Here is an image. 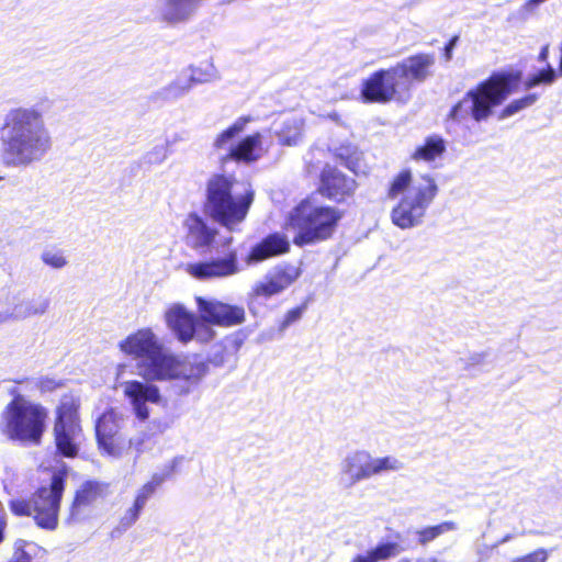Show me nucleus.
Wrapping results in <instances>:
<instances>
[{"label": "nucleus", "instance_id": "412c9836", "mask_svg": "<svg viewBox=\"0 0 562 562\" xmlns=\"http://www.w3.org/2000/svg\"><path fill=\"white\" fill-rule=\"evenodd\" d=\"M210 80V75L201 74L198 69L189 67L183 69L169 85L158 90L156 95L164 101H175L184 97L194 85Z\"/></svg>", "mask_w": 562, "mask_h": 562}, {"label": "nucleus", "instance_id": "f257e3e1", "mask_svg": "<svg viewBox=\"0 0 562 562\" xmlns=\"http://www.w3.org/2000/svg\"><path fill=\"white\" fill-rule=\"evenodd\" d=\"M0 145L7 168L22 169L42 161L53 146L42 112L22 106L10 110L0 127Z\"/></svg>", "mask_w": 562, "mask_h": 562}, {"label": "nucleus", "instance_id": "aec40b11", "mask_svg": "<svg viewBox=\"0 0 562 562\" xmlns=\"http://www.w3.org/2000/svg\"><path fill=\"white\" fill-rule=\"evenodd\" d=\"M108 495V485L97 481H87L77 490L69 514V520H80L89 508Z\"/></svg>", "mask_w": 562, "mask_h": 562}, {"label": "nucleus", "instance_id": "a19ab883", "mask_svg": "<svg viewBox=\"0 0 562 562\" xmlns=\"http://www.w3.org/2000/svg\"><path fill=\"white\" fill-rule=\"evenodd\" d=\"M303 312H304V306H299V307L290 310L285 314L284 319H283V322L280 325V330H284L291 324L297 322L302 317Z\"/></svg>", "mask_w": 562, "mask_h": 562}, {"label": "nucleus", "instance_id": "c03bdc74", "mask_svg": "<svg viewBox=\"0 0 562 562\" xmlns=\"http://www.w3.org/2000/svg\"><path fill=\"white\" fill-rule=\"evenodd\" d=\"M37 386L42 392H50L58 386V383L54 379L43 378L38 380Z\"/></svg>", "mask_w": 562, "mask_h": 562}, {"label": "nucleus", "instance_id": "8fccbe9b", "mask_svg": "<svg viewBox=\"0 0 562 562\" xmlns=\"http://www.w3.org/2000/svg\"><path fill=\"white\" fill-rule=\"evenodd\" d=\"M513 538H514V535L507 533L496 543V546L504 544V543L510 541Z\"/></svg>", "mask_w": 562, "mask_h": 562}, {"label": "nucleus", "instance_id": "cd10ccee", "mask_svg": "<svg viewBox=\"0 0 562 562\" xmlns=\"http://www.w3.org/2000/svg\"><path fill=\"white\" fill-rule=\"evenodd\" d=\"M446 150V144L442 137L431 135L426 138L424 145L416 148L413 154V159L424 160L427 162L434 161L437 157L441 156Z\"/></svg>", "mask_w": 562, "mask_h": 562}, {"label": "nucleus", "instance_id": "58836bf2", "mask_svg": "<svg viewBox=\"0 0 562 562\" xmlns=\"http://www.w3.org/2000/svg\"><path fill=\"white\" fill-rule=\"evenodd\" d=\"M548 557V551L541 548L526 555L516 558L512 562H547Z\"/></svg>", "mask_w": 562, "mask_h": 562}, {"label": "nucleus", "instance_id": "b1692460", "mask_svg": "<svg viewBox=\"0 0 562 562\" xmlns=\"http://www.w3.org/2000/svg\"><path fill=\"white\" fill-rule=\"evenodd\" d=\"M289 249L290 243L284 235L280 233L270 234L251 248L246 262L248 265L258 263L268 258L285 254Z\"/></svg>", "mask_w": 562, "mask_h": 562}, {"label": "nucleus", "instance_id": "2f4dec72", "mask_svg": "<svg viewBox=\"0 0 562 562\" xmlns=\"http://www.w3.org/2000/svg\"><path fill=\"white\" fill-rule=\"evenodd\" d=\"M401 552V548L395 542H385L378 544L374 549L370 550L366 558L369 561L378 562L394 557Z\"/></svg>", "mask_w": 562, "mask_h": 562}, {"label": "nucleus", "instance_id": "c756f323", "mask_svg": "<svg viewBox=\"0 0 562 562\" xmlns=\"http://www.w3.org/2000/svg\"><path fill=\"white\" fill-rule=\"evenodd\" d=\"M458 529V525L453 521H443L437 526L426 527L417 532L420 544H427L437 537Z\"/></svg>", "mask_w": 562, "mask_h": 562}, {"label": "nucleus", "instance_id": "1a4fd4ad", "mask_svg": "<svg viewBox=\"0 0 562 562\" xmlns=\"http://www.w3.org/2000/svg\"><path fill=\"white\" fill-rule=\"evenodd\" d=\"M121 350L138 359V369L146 380H153L159 368L170 360L157 335L150 328H142L120 342Z\"/></svg>", "mask_w": 562, "mask_h": 562}, {"label": "nucleus", "instance_id": "6e6552de", "mask_svg": "<svg viewBox=\"0 0 562 562\" xmlns=\"http://www.w3.org/2000/svg\"><path fill=\"white\" fill-rule=\"evenodd\" d=\"M79 406L78 397L65 394L56 407L53 437L57 456L75 458L79 453L83 438Z\"/></svg>", "mask_w": 562, "mask_h": 562}, {"label": "nucleus", "instance_id": "bb28decb", "mask_svg": "<svg viewBox=\"0 0 562 562\" xmlns=\"http://www.w3.org/2000/svg\"><path fill=\"white\" fill-rule=\"evenodd\" d=\"M50 300L47 296L37 295L22 299L14 304L12 314L16 318H29L45 314L49 307Z\"/></svg>", "mask_w": 562, "mask_h": 562}, {"label": "nucleus", "instance_id": "9b49d317", "mask_svg": "<svg viewBox=\"0 0 562 562\" xmlns=\"http://www.w3.org/2000/svg\"><path fill=\"white\" fill-rule=\"evenodd\" d=\"M65 490L61 474H54L48 486H42L33 496L36 524L45 529H55L58 522L60 499Z\"/></svg>", "mask_w": 562, "mask_h": 562}, {"label": "nucleus", "instance_id": "a18cd8bd", "mask_svg": "<svg viewBox=\"0 0 562 562\" xmlns=\"http://www.w3.org/2000/svg\"><path fill=\"white\" fill-rule=\"evenodd\" d=\"M459 41V37L458 36H453L449 42L448 44L446 45L445 47V57H446V60H450L452 58V52L454 49V47L457 46V43Z\"/></svg>", "mask_w": 562, "mask_h": 562}, {"label": "nucleus", "instance_id": "dca6fc26", "mask_svg": "<svg viewBox=\"0 0 562 562\" xmlns=\"http://www.w3.org/2000/svg\"><path fill=\"white\" fill-rule=\"evenodd\" d=\"M124 424V414L116 408L106 409L95 423V436L99 447L109 456L119 457L121 446L119 432Z\"/></svg>", "mask_w": 562, "mask_h": 562}, {"label": "nucleus", "instance_id": "a211bd4d", "mask_svg": "<svg viewBox=\"0 0 562 562\" xmlns=\"http://www.w3.org/2000/svg\"><path fill=\"white\" fill-rule=\"evenodd\" d=\"M196 316L182 304L173 303L165 312V322L173 336L182 344L194 340Z\"/></svg>", "mask_w": 562, "mask_h": 562}, {"label": "nucleus", "instance_id": "f3484780", "mask_svg": "<svg viewBox=\"0 0 562 562\" xmlns=\"http://www.w3.org/2000/svg\"><path fill=\"white\" fill-rule=\"evenodd\" d=\"M187 271L199 280L214 278H227L240 271L235 250L229 251L224 258L188 265Z\"/></svg>", "mask_w": 562, "mask_h": 562}, {"label": "nucleus", "instance_id": "f03ea898", "mask_svg": "<svg viewBox=\"0 0 562 562\" xmlns=\"http://www.w3.org/2000/svg\"><path fill=\"white\" fill-rule=\"evenodd\" d=\"M438 193V186L428 175L413 177L409 170L400 172L391 182L387 198L400 201L391 211L392 223L401 229L418 227Z\"/></svg>", "mask_w": 562, "mask_h": 562}, {"label": "nucleus", "instance_id": "7c9ffc66", "mask_svg": "<svg viewBox=\"0 0 562 562\" xmlns=\"http://www.w3.org/2000/svg\"><path fill=\"white\" fill-rule=\"evenodd\" d=\"M164 474H154L151 480L144 484L137 492L134 504L138 508H144L147 501L155 494L156 490L165 482Z\"/></svg>", "mask_w": 562, "mask_h": 562}, {"label": "nucleus", "instance_id": "4be33fe9", "mask_svg": "<svg viewBox=\"0 0 562 562\" xmlns=\"http://www.w3.org/2000/svg\"><path fill=\"white\" fill-rule=\"evenodd\" d=\"M321 190L323 195L340 202L355 192L356 181L338 169L327 166L322 172Z\"/></svg>", "mask_w": 562, "mask_h": 562}, {"label": "nucleus", "instance_id": "393cba45", "mask_svg": "<svg viewBox=\"0 0 562 562\" xmlns=\"http://www.w3.org/2000/svg\"><path fill=\"white\" fill-rule=\"evenodd\" d=\"M263 155L262 135L255 133L248 135L231 146L224 159H231L237 162L252 164L258 161Z\"/></svg>", "mask_w": 562, "mask_h": 562}, {"label": "nucleus", "instance_id": "f8f14e48", "mask_svg": "<svg viewBox=\"0 0 562 562\" xmlns=\"http://www.w3.org/2000/svg\"><path fill=\"white\" fill-rule=\"evenodd\" d=\"M406 92L394 67L373 72L363 80L361 88V97L369 103H386L402 98Z\"/></svg>", "mask_w": 562, "mask_h": 562}, {"label": "nucleus", "instance_id": "79ce46f5", "mask_svg": "<svg viewBox=\"0 0 562 562\" xmlns=\"http://www.w3.org/2000/svg\"><path fill=\"white\" fill-rule=\"evenodd\" d=\"M149 438L146 436H138L130 439V449H134L136 453H142L148 448Z\"/></svg>", "mask_w": 562, "mask_h": 562}, {"label": "nucleus", "instance_id": "c85d7f7f", "mask_svg": "<svg viewBox=\"0 0 562 562\" xmlns=\"http://www.w3.org/2000/svg\"><path fill=\"white\" fill-rule=\"evenodd\" d=\"M250 122L249 116L238 117L231 126L220 133L213 142V147L216 149H227L231 150V146L233 145V139L245 131L247 123Z\"/></svg>", "mask_w": 562, "mask_h": 562}, {"label": "nucleus", "instance_id": "473e14b6", "mask_svg": "<svg viewBox=\"0 0 562 562\" xmlns=\"http://www.w3.org/2000/svg\"><path fill=\"white\" fill-rule=\"evenodd\" d=\"M538 100V95L536 93H530L520 99H516L508 103L501 112V119H507L513 116L514 114L520 112L524 109H527L536 103Z\"/></svg>", "mask_w": 562, "mask_h": 562}, {"label": "nucleus", "instance_id": "7ed1b4c3", "mask_svg": "<svg viewBox=\"0 0 562 562\" xmlns=\"http://www.w3.org/2000/svg\"><path fill=\"white\" fill-rule=\"evenodd\" d=\"M518 80L519 76L513 72H493L487 79L469 89L451 108L448 117L459 123L469 119L477 123L486 121L494 109L512 94Z\"/></svg>", "mask_w": 562, "mask_h": 562}, {"label": "nucleus", "instance_id": "49530a36", "mask_svg": "<svg viewBox=\"0 0 562 562\" xmlns=\"http://www.w3.org/2000/svg\"><path fill=\"white\" fill-rule=\"evenodd\" d=\"M10 562H32V558L30 554L21 550L19 547L16 552L14 553L12 561Z\"/></svg>", "mask_w": 562, "mask_h": 562}, {"label": "nucleus", "instance_id": "39448f33", "mask_svg": "<svg viewBox=\"0 0 562 562\" xmlns=\"http://www.w3.org/2000/svg\"><path fill=\"white\" fill-rule=\"evenodd\" d=\"M340 217V212L335 207L304 200L289 213L286 226L297 232L294 244L304 246L328 239Z\"/></svg>", "mask_w": 562, "mask_h": 562}, {"label": "nucleus", "instance_id": "37998d69", "mask_svg": "<svg viewBox=\"0 0 562 562\" xmlns=\"http://www.w3.org/2000/svg\"><path fill=\"white\" fill-rule=\"evenodd\" d=\"M487 357V352H474L469 356L465 363V369H469L471 367L481 366L484 364V361Z\"/></svg>", "mask_w": 562, "mask_h": 562}, {"label": "nucleus", "instance_id": "9d476101", "mask_svg": "<svg viewBox=\"0 0 562 562\" xmlns=\"http://www.w3.org/2000/svg\"><path fill=\"white\" fill-rule=\"evenodd\" d=\"M170 360L158 370L153 380H177L179 394H189L206 375L209 366L196 358L193 360H180L169 352Z\"/></svg>", "mask_w": 562, "mask_h": 562}, {"label": "nucleus", "instance_id": "3c124183", "mask_svg": "<svg viewBox=\"0 0 562 562\" xmlns=\"http://www.w3.org/2000/svg\"><path fill=\"white\" fill-rule=\"evenodd\" d=\"M3 528H4V521H3L2 514L0 513V542L3 539Z\"/></svg>", "mask_w": 562, "mask_h": 562}, {"label": "nucleus", "instance_id": "864d4df0", "mask_svg": "<svg viewBox=\"0 0 562 562\" xmlns=\"http://www.w3.org/2000/svg\"><path fill=\"white\" fill-rule=\"evenodd\" d=\"M231 241H232V238L229 237V238H227V239L225 240V245H228Z\"/></svg>", "mask_w": 562, "mask_h": 562}, {"label": "nucleus", "instance_id": "5701e85b", "mask_svg": "<svg viewBox=\"0 0 562 562\" xmlns=\"http://www.w3.org/2000/svg\"><path fill=\"white\" fill-rule=\"evenodd\" d=\"M183 227L187 231V244L194 249L209 248L215 239L216 229L210 227L205 220L196 213H190Z\"/></svg>", "mask_w": 562, "mask_h": 562}, {"label": "nucleus", "instance_id": "4468645a", "mask_svg": "<svg viewBox=\"0 0 562 562\" xmlns=\"http://www.w3.org/2000/svg\"><path fill=\"white\" fill-rule=\"evenodd\" d=\"M300 277V269L292 265H278L270 269L262 280L257 281L249 297L269 299L288 289Z\"/></svg>", "mask_w": 562, "mask_h": 562}, {"label": "nucleus", "instance_id": "ddd939ff", "mask_svg": "<svg viewBox=\"0 0 562 562\" xmlns=\"http://www.w3.org/2000/svg\"><path fill=\"white\" fill-rule=\"evenodd\" d=\"M200 319L222 326L233 327L245 322V310L243 306L231 305L214 299L195 297Z\"/></svg>", "mask_w": 562, "mask_h": 562}, {"label": "nucleus", "instance_id": "09e8293b", "mask_svg": "<svg viewBox=\"0 0 562 562\" xmlns=\"http://www.w3.org/2000/svg\"><path fill=\"white\" fill-rule=\"evenodd\" d=\"M548 55H549V47L548 46H544L542 47L540 54H539V60L540 61H546L547 58H548Z\"/></svg>", "mask_w": 562, "mask_h": 562}, {"label": "nucleus", "instance_id": "e433bc0d", "mask_svg": "<svg viewBox=\"0 0 562 562\" xmlns=\"http://www.w3.org/2000/svg\"><path fill=\"white\" fill-rule=\"evenodd\" d=\"M168 157V145L159 144L154 146L145 155V161L151 165H158L166 160Z\"/></svg>", "mask_w": 562, "mask_h": 562}, {"label": "nucleus", "instance_id": "423d86ee", "mask_svg": "<svg viewBox=\"0 0 562 562\" xmlns=\"http://www.w3.org/2000/svg\"><path fill=\"white\" fill-rule=\"evenodd\" d=\"M46 409L18 394L3 413V434L11 440L38 445L41 442Z\"/></svg>", "mask_w": 562, "mask_h": 562}, {"label": "nucleus", "instance_id": "4c0bfd02", "mask_svg": "<svg viewBox=\"0 0 562 562\" xmlns=\"http://www.w3.org/2000/svg\"><path fill=\"white\" fill-rule=\"evenodd\" d=\"M142 510V508H138L135 504H133V506L128 508L121 518L120 525L122 526V528L126 530L127 528L133 526L138 519Z\"/></svg>", "mask_w": 562, "mask_h": 562}, {"label": "nucleus", "instance_id": "f704fd0d", "mask_svg": "<svg viewBox=\"0 0 562 562\" xmlns=\"http://www.w3.org/2000/svg\"><path fill=\"white\" fill-rule=\"evenodd\" d=\"M555 78V70L551 66H548L547 69H542L539 72L529 76L525 81V87L527 89H531L540 83L551 85L554 82Z\"/></svg>", "mask_w": 562, "mask_h": 562}, {"label": "nucleus", "instance_id": "de8ad7c7", "mask_svg": "<svg viewBox=\"0 0 562 562\" xmlns=\"http://www.w3.org/2000/svg\"><path fill=\"white\" fill-rule=\"evenodd\" d=\"M346 166L351 170L353 171L355 173H359L361 172L358 164L353 162L352 160H348Z\"/></svg>", "mask_w": 562, "mask_h": 562}, {"label": "nucleus", "instance_id": "20e7f679", "mask_svg": "<svg viewBox=\"0 0 562 562\" xmlns=\"http://www.w3.org/2000/svg\"><path fill=\"white\" fill-rule=\"evenodd\" d=\"M235 179L226 175H213L206 182L204 213L229 231L247 216L254 201V191L238 193L234 190Z\"/></svg>", "mask_w": 562, "mask_h": 562}, {"label": "nucleus", "instance_id": "72a5a7b5", "mask_svg": "<svg viewBox=\"0 0 562 562\" xmlns=\"http://www.w3.org/2000/svg\"><path fill=\"white\" fill-rule=\"evenodd\" d=\"M42 261L54 269H63L68 265V260L61 249H46L41 255Z\"/></svg>", "mask_w": 562, "mask_h": 562}, {"label": "nucleus", "instance_id": "2eb2a0df", "mask_svg": "<svg viewBox=\"0 0 562 562\" xmlns=\"http://www.w3.org/2000/svg\"><path fill=\"white\" fill-rule=\"evenodd\" d=\"M121 387L136 418L142 422L149 417L148 404H159L161 402L160 391L153 383L131 380L123 382Z\"/></svg>", "mask_w": 562, "mask_h": 562}, {"label": "nucleus", "instance_id": "c9c22d12", "mask_svg": "<svg viewBox=\"0 0 562 562\" xmlns=\"http://www.w3.org/2000/svg\"><path fill=\"white\" fill-rule=\"evenodd\" d=\"M210 323H206L201 319H196L194 324V339L200 342H209L215 336L214 329L210 326Z\"/></svg>", "mask_w": 562, "mask_h": 562}, {"label": "nucleus", "instance_id": "6ab92c4d", "mask_svg": "<svg viewBox=\"0 0 562 562\" xmlns=\"http://www.w3.org/2000/svg\"><path fill=\"white\" fill-rule=\"evenodd\" d=\"M435 65V56L430 54H417L405 58L394 69L398 75L406 91L411 89L412 81H424L430 76V69Z\"/></svg>", "mask_w": 562, "mask_h": 562}, {"label": "nucleus", "instance_id": "603ef678", "mask_svg": "<svg viewBox=\"0 0 562 562\" xmlns=\"http://www.w3.org/2000/svg\"><path fill=\"white\" fill-rule=\"evenodd\" d=\"M352 562H372V561H369L366 555H357Z\"/></svg>", "mask_w": 562, "mask_h": 562}, {"label": "nucleus", "instance_id": "0eeeda50", "mask_svg": "<svg viewBox=\"0 0 562 562\" xmlns=\"http://www.w3.org/2000/svg\"><path fill=\"white\" fill-rule=\"evenodd\" d=\"M404 469V462L394 456L373 457L367 450H355L346 454L339 464V485L351 488L361 481Z\"/></svg>", "mask_w": 562, "mask_h": 562}, {"label": "nucleus", "instance_id": "a878e982", "mask_svg": "<svg viewBox=\"0 0 562 562\" xmlns=\"http://www.w3.org/2000/svg\"><path fill=\"white\" fill-rule=\"evenodd\" d=\"M303 125L304 122L301 117H290L273 128V135L283 146H296L302 139Z\"/></svg>", "mask_w": 562, "mask_h": 562}, {"label": "nucleus", "instance_id": "5fc2aeb1", "mask_svg": "<svg viewBox=\"0 0 562 562\" xmlns=\"http://www.w3.org/2000/svg\"><path fill=\"white\" fill-rule=\"evenodd\" d=\"M2 179H3V178H2V177H0V181H2Z\"/></svg>", "mask_w": 562, "mask_h": 562}, {"label": "nucleus", "instance_id": "ea45409f", "mask_svg": "<svg viewBox=\"0 0 562 562\" xmlns=\"http://www.w3.org/2000/svg\"><path fill=\"white\" fill-rule=\"evenodd\" d=\"M11 509L14 514L19 516H34L33 512V498L30 502L26 501H12L11 502Z\"/></svg>", "mask_w": 562, "mask_h": 562}]
</instances>
